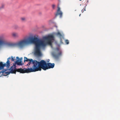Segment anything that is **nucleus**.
Wrapping results in <instances>:
<instances>
[{
    "instance_id": "nucleus-1",
    "label": "nucleus",
    "mask_w": 120,
    "mask_h": 120,
    "mask_svg": "<svg viewBox=\"0 0 120 120\" xmlns=\"http://www.w3.org/2000/svg\"><path fill=\"white\" fill-rule=\"evenodd\" d=\"M32 43L35 45L34 54L36 56H41L42 54L40 51L41 47H44L46 45V43L44 41L41 40L37 37H34L33 42Z\"/></svg>"
},
{
    "instance_id": "nucleus-2",
    "label": "nucleus",
    "mask_w": 120,
    "mask_h": 120,
    "mask_svg": "<svg viewBox=\"0 0 120 120\" xmlns=\"http://www.w3.org/2000/svg\"><path fill=\"white\" fill-rule=\"evenodd\" d=\"M34 38L29 37L27 39L22 40L17 44V45L20 48H23L26 45L32 43L33 42Z\"/></svg>"
},
{
    "instance_id": "nucleus-3",
    "label": "nucleus",
    "mask_w": 120,
    "mask_h": 120,
    "mask_svg": "<svg viewBox=\"0 0 120 120\" xmlns=\"http://www.w3.org/2000/svg\"><path fill=\"white\" fill-rule=\"evenodd\" d=\"M36 62L35 63V66L36 68H37L35 70V71H41V68L43 70H46V68L47 64L46 62L44 60H41L40 62H38L36 60L35 61Z\"/></svg>"
},
{
    "instance_id": "nucleus-4",
    "label": "nucleus",
    "mask_w": 120,
    "mask_h": 120,
    "mask_svg": "<svg viewBox=\"0 0 120 120\" xmlns=\"http://www.w3.org/2000/svg\"><path fill=\"white\" fill-rule=\"evenodd\" d=\"M29 61L30 62L27 64V65L29 66L30 65V64L32 63L33 64V68H28L27 69H28L29 70V71H30V72H35V70L37 68L36 67H36H35V63H36L35 61H36V60H33L32 59H30V60Z\"/></svg>"
},
{
    "instance_id": "nucleus-5",
    "label": "nucleus",
    "mask_w": 120,
    "mask_h": 120,
    "mask_svg": "<svg viewBox=\"0 0 120 120\" xmlns=\"http://www.w3.org/2000/svg\"><path fill=\"white\" fill-rule=\"evenodd\" d=\"M14 69L15 71V74L16 71L20 72V73H28L30 72V71L28 69H27L24 68L23 69L22 68H18L17 69L16 68V66L15 64H14Z\"/></svg>"
},
{
    "instance_id": "nucleus-6",
    "label": "nucleus",
    "mask_w": 120,
    "mask_h": 120,
    "mask_svg": "<svg viewBox=\"0 0 120 120\" xmlns=\"http://www.w3.org/2000/svg\"><path fill=\"white\" fill-rule=\"evenodd\" d=\"M54 38V37L53 35H49L47 37H44L43 38V39L44 40V41H47V43L48 44L51 45V41L53 40Z\"/></svg>"
},
{
    "instance_id": "nucleus-7",
    "label": "nucleus",
    "mask_w": 120,
    "mask_h": 120,
    "mask_svg": "<svg viewBox=\"0 0 120 120\" xmlns=\"http://www.w3.org/2000/svg\"><path fill=\"white\" fill-rule=\"evenodd\" d=\"M11 58L10 57L7 59V60L6 64H3L2 62H0V70L3 69L5 66H6L7 68H8L10 66V61L9 60Z\"/></svg>"
},
{
    "instance_id": "nucleus-8",
    "label": "nucleus",
    "mask_w": 120,
    "mask_h": 120,
    "mask_svg": "<svg viewBox=\"0 0 120 120\" xmlns=\"http://www.w3.org/2000/svg\"><path fill=\"white\" fill-rule=\"evenodd\" d=\"M56 52H58V53L57 54H53V56L55 58L57 59L62 55V52L59 48H56Z\"/></svg>"
},
{
    "instance_id": "nucleus-9",
    "label": "nucleus",
    "mask_w": 120,
    "mask_h": 120,
    "mask_svg": "<svg viewBox=\"0 0 120 120\" xmlns=\"http://www.w3.org/2000/svg\"><path fill=\"white\" fill-rule=\"evenodd\" d=\"M10 71L4 72V74H5V76L9 74L10 73L15 74V69H14V64L10 68Z\"/></svg>"
},
{
    "instance_id": "nucleus-10",
    "label": "nucleus",
    "mask_w": 120,
    "mask_h": 120,
    "mask_svg": "<svg viewBox=\"0 0 120 120\" xmlns=\"http://www.w3.org/2000/svg\"><path fill=\"white\" fill-rule=\"evenodd\" d=\"M58 15H60V17L61 18L62 15V12L60 11V8L58 6V9L57 12L56 14V16H57Z\"/></svg>"
},
{
    "instance_id": "nucleus-11",
    "label": "nucleus",
    "mask_w": 120,
    "mask_h": 120,
    "mask_svg": "<svg viewBox=\"0 0 120 120\" xmlns=\"http://www.w3.org/2000/svg\"><path fill=\"white\" fill-rule=\"evenodd\" d=\"M55 64L54 63H48L47 64L46 70L50 68H52L54 67Z\"/></svg>"
},
{
    "instance_id": "nucleus-12",
    "label": "nucleus",
    "mask_w": 120,
    "mask_h": 120,
    "mask_svg": "<svg viewBox=\"0 0 120 120\" xmlns=\"http://www.w3.org/2000/svg\"><path fill=\"white\" fill-rule=\"evenodd\" d=\"M16 58L17 59H18V60L16 61L15 63L18 65H22V58L21 57V58H20L19 59L20 60L19 62V57H17Z\"/></svg>"
},
{
    "instance_id": "nucleus-13",
    "label": "nucleus",
    "mask_w": 120,
    "mask_h": 120,
    "mask_svg": "<svg viewBox=\"0 0 120 120\" xmlns=\"http://www.w3.org/2000/svg\"><path fill=\"white\" fill-rule=\"evenodd\" d=\"M12 36L14 38H17L19 37V34L17 33L13 32L11 34Z\"/></svg>"
},
{
    "instance_id": "nucleus-14",
    "label": "nucleus",
    "mask_w": 120,
    "mask_h": 120,
    "mask_svg": "<svg viewBox=\"0 0 120 120\" xmlns=\"http://www.w3.org/2000/svg\"><path fill=\"white\" fill-rule=\"evenodd\" d=\"M4 70L3 71H2L0 72V77L2 76V75L5 76V74H4V72L5 71H6L7 69H4Z\"/></svg>"
},
{
    "instance_id": "nucleus-15",
    "label": "nucleus",
    "mask_w": 120,
    "mask_h": 120,
    "mask_svg": "<svg viewBox=\"0 0 120 120\" xmlns=\"http://www.w3.org/2000/svg\"><path fill=\"white\" fill-rule=\"evenodd\" d=\"M56 35L58 36L59 37L60 39V41H61V38L62 37V35L61 34V33L59 32H58L56 34Z\"/></svg>"
},
{
    "instance_id": "nucleus-16",
    "label": "nucleus",
    "mask_w": 120,
    "mask_h": 120,
    "mask_svg": "<svg viewBox=\"0 0 120 120\" xmlns=\"http://www.w3.org/2000/svg\"><path fill=\"white\" fill-rule=\"evenodd\" d=\"M30 60V59H28L27 58L25 57L24 61V62H25V61H28Z\"/></svg>"
},
{
    "instance_id": "nucleus-17",
    "label": "nucleus",
    "mask_w": 120,
    "mask_h": 120,
    "mask_svg": "<svg viewBox=\"0 0 120 120\" xmlns=\"http://www.w3.org/2000/svg\"><path fill=\"white\" fill-rule=\"evenodd\" d=\"M52 7L53 9H55V5L54 4H53L52 5Z\"/></svg>"
},
{
    "instance_id": "nucleus-18",
    "label": "nucleus",
    "mask_w": 120,
    "mask_h": 120,
    "mask_svg": "<svg viewBox=\"0 0 120 120\" xmlns=\"http://www.w3.org/2000/svg\"><path fill=\"white\" fill-rule=\"evenodd\" d=\"M65 43L67 44H68L69 43V41L67 40H65Z\"/></svg>"
},
{
    "instance_id": "nucleus-19",
    "label": "nucleus",
    "mask_w": 120,
    "mask_h": 120,
    "mask_svg": "<svg viewBox=\"0 0 120 120\" xmlns=\"http://www.w3.org/2000/svg\"><path fill=\"white\" fill-rule=\"evenodd\" d=\"M21 19L22 21H24L26 19L24 17H22L21 18Z\"/></svg>"
},
{
    "instance_id": "nucleus-20",
    "label": "nucleus",
    "mask_w": 120,
    "mask_h": 120,
    "mask_svg": "<svg viewBox=\"0 0 120 120\" xmlns=\"http://www.w3.org/2000/svg\"><path fill=\"white\" fill-rule=\"evenodd\" d=\"M4 4H2L1 6L0 7V10L4 8Z\"/></svg>"
},
{
    "instance_id": "nucleus-21",
    "label": "nucleus",
    "mask_w": 120,
    "mask_h": 120,
    "mask_svg": "<svg viewBox=\"0 0 120 120\" xmlns=\"http://www.w3.org/2000/svg\"><path fill=\"white\" fill-rule=\"evenodd\" d=\"M14 59L12 56L11 57V60L12 61H14Z\"/></svg>"
},
{
    "instance_id": "nucleus-22",
    "label": "nucleus",
    "mask_w": 120,
    "mask_h": 120,
    "mask_svg": "<svg viewBox=\"0 0 120 120\" xmlns=\"http://www.w3.org/2000/svg\"><path fill=\"white\" fill-rule=\"evenodd\" d=\"M84 10H83V9H82V12L83 13V12L84 11H86V8H84Z\"/></svg>"
},
{
    "instance_id": "nucleus-23",
    "label": "nucleus",
    "mask_w": 120,
    "mask_h": 120,
    "mask_svg": "<svg viewBox=\"0 0 120 120\" xmlns=\"http://www.w3.org/2000/svg\"><path fill=\"white\" fill-rule=\"evenodd\" d=\"M3 43L2 41L0 40V45H2L3 44Z\"/></svg>"
},
{
    "instance_id": "nucleus-24",
    "label": "nucleus",
    "mask_w": 120,
    "mask_h": 120,
    "mask_svg": "<svg viewBox=\"0 0 120 120\" xmlns=\"http://www.w3.org/2000/svg\"><path fill=\"white\" fill-rule=\"evenodd\" d=\"M14 28L15 29H17L18 28V26H14Z\"/></svg>"
},
{
    "instance_id": "nucleus-25",
    "label": "nucleus",
    "mask_w": 120,
    "mask_h": 120,
    "mask_svg": "<svg viewBox=\"0 0 120 120\" xmlns=\"http://www.w3.org/2000/svg\"><path fill=\"white\" fill-rule=\"evenodd\" d=\"M81 14H80L79 15V16H80V15H81Z\"/></svg>"
},
{
    "instance_id": "nucleus-26",
    "label": "nucleus",
    "mask_w": 120,
    "mask_h": 120,
    "mask_svg": "<svg viewBox=\"0 0 120 120\" xmlns=\"http://www.w3.org/2000/svg\"><path fill=\"white\" fill-rule=\"evenodd\" d=\"M80 1H81V0H79Z\"/></svg>"
}]
</instances>
